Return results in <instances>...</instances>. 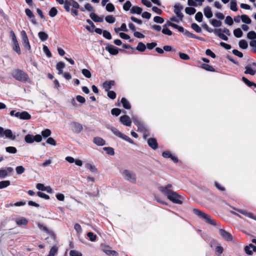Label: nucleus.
Masks as SVG:
<instances>
[{
    "label": "nucleus",
    "instance_id": "obj_8",
    "mask_svg": "<svg viewBox=\"0 0 256 256\" xmlns=\"http://www.w3.org/2000/svg\"><path fill=\"white\" fill-rule=\"evenodd\" d=\"M70 6H72L74 9L80 8V4L74 0H65L64 8L66 12H69L70 10Z\"/></svg>",
    "mask_w": 256,
    "mask_h": 256
},
{
    "label": "nucleus",
    "instance_id": "obj_33",
    "mask_svg": "<svg viewBox=\"0 0 256 256\" xmlns=\"http://www.w3.org/2000/svg\"><path fill=\"white\" fill-rule=\"evenodd\" d=\"M58 252V248L56 246H53L50 250L48 256H55Z\"/></svg>",
    "mask_w": 256,
    "mask_h": 256
},
{
    "label": "nucleus",
    "instance_id": "obj_14",
    "mask_svg": "<svg viewBox=\"0 0 256 256\" xmlns=\"http://www.w3.org/2000/svg\"><path fill=\"white\" fill-rule=\"evenodd\" d=\"M219 232L220 236L225 240L229 242L232 241V234L228 232H226V230L223 229H220Z\"/></svg>",
    "mask_w": 256,
    "mask_h": 256
},
{
    "label": "nucleus",
    "instance_id": "obj_62",
    "mask_svg": "<svg viewBox=\"0 0 256 256\" xmlns=\"http://www.w3.org/2000/svg\"><path fill=\"white\" fill-rule=\"evenodd\" d=\"M87 236L88 237L90 240L92 242H94L96 238V236L92 232H88L87 234Z\"/></svg>",
    "mask_w": 256,
    "mask_h": 256
},
{
    "label": "nucleus",
    "instance_id": "obj_11",
    "mask_svg": "<svg viewBox=\"0 0 256 256\" xmlns=\"http://www.w3.org/2000/svg\"><path fill=\"white\" fill-rule=\"evenodd\" d=\"M14 116L20 120H28L30 119L31 116L27 112H16Z\"/></svg>",
    "mask_w": 256,
    "mask_h": 256
},
{
    "label": "nucleus",
    "instance_id": "obj_43",
    "mask_svg": "<svg viewBox=\"0 0 256 256\" xmlns=\"http://www.w3.org/2000/svg\"><path fill=\"white\" fill-rule=\"evenodd\" d=\"M242 81L244 82L248 86L251 87L252 86H254L256 88V84L253 82H252L250 81L248 79H247L245 77L242 78Z\"/></svg>",
    "mask_w": 256,
    "mask_h": 256
},
{
    "label": "nucleus",
    "instance_id": "obj_44",
    "mask_svg": "<svg viewBox=\"0 0 256 256\" xmlns=\"http://www.w3.org/2000/svg\"><path fill=\"white\" fill-rule=\"evenodd\" d=\"M230 8L234 12L238 10L237 4L236 0H231L230 2Z\"/></svg>",
    "mask_w": 256,
    "mask_h": 256
},
{
    "label": "nucleus",
    "instance_id": "obj_7",
    "mask_svg": "<svg viewBox=\"0 0 256 256\" xmlns=\"http://www.w3.org/2000/svg\"><path fill=\"white\" fill-rule=\"evenodd\" d=\"M20 35L24 49L26 51L30 52L31 50V46L26 32L22 30L20 32Z\"/></svg>",
    "mask_w": 256,
    "mask_h": 256
},
{
    "label": "nucleus",
    "instance_id": "obj_20",
    "mask_svg": "<svg viewBox=\"0 0 256 256\" xmlns=\"http://www.w3.org/2000/svg\"><path fill=\"white\" fill-rule=\"evenodd\" d=\"M244 251L246 254L252 255L253 252L256 251V246L252 244H250L248 246H245Z\"/></svg>",
    "mask_w": 256,
    "mask_h": 256
},
{
    "label": "nucleus",
    "instance_id": "obj_52",
    "mask_svg": "<svg viewBox=\"0 0 256 256\" xmlns=\"http://www.w3.org/2000/svg\"><path fill=\"white\" fill-rule=\"evenodd\" d=\"M191 27L196 32L199 33L202 32L200 27L196 23H192L191 25Z\"/></svg>",
    "mask_w": 256,
    "mask_h": 256
},
{
    "label": "nucleus",
    "instance_id": "obj_34",
    "mask_svg": "<svg viewBox=\"0 0 256 256\" xmlns=\"http://www.w3.org/2000/svg\"><path fill=\"white\" fill-rule=\"evenodd\" d=\"M136 50L140 52H144L146 50V46L142 42H139L136 48Z\"/></svg>",
    "mask_w": 256,
    "mask_h": 256
},
{
    "label": "nucleus",
    "instance_id": "obj_31",
    "mask_svg": "<svg viewBox=\"0 0 256 256\" xmlns=\"http://www.w3.org/2000/svg\"><path fill=\"white\" fill-rule=\"evenodd\" d=\"M39 38L42 41L44 42L48 40V34L44 32H40L38 33Z\"/></svg>",
    "mask_w": 256,
    "mask_h": 256
},
{
    "label": "nucleus",
    "instance_id": "obj_64",
    "mask_svg": "<svg viewBox=\"0 0 256 256\" xmlns=\"http://www.w3.org/2000/svg\"><path fill=\"white\" fill-rule=\"evenodd\" d=\"M70 256H82V254L81 252L76 250H71L70 252Z\"/></svg>",
    "mask_w": 256,
    "mask_h": 256
},
{
    "label": "nucleus",
    "instance_id": "obj_3",
    "mask_svg": "<svg viewBox=\"0 0 256 256\" xmlns=\"http://www.w3.org/2000/svg\"><path fill=\"white\" fill-rule=\"evenodd\" d=\"M193 212L197 215L199 218L202 219H203L205 220L206 222L208 224L216 226V224L214 222V220L212 218L206 214L202 212L198 209L194 208L193 210Z\"/></svg>",
    "mask_w": 256,
    "mask_h": 256
},
{
    "label": "nucleus",
    "instance_id": "obj_2",
    "mask_svg": "<svg viewBox=\"0 0 256 256\" xmlns=\"http://www.w3.org/2000/svg\"><path fill=\"white\" fill-rule=\"evenodd\" d=\"M10 74L15 80L20 82H26L30 80L28 74L20 69H14Z\"/></svg>",
    "mask_w": 256,
    "mask_h": 256
},
{
    "label": "nucleus",
    "instance_id": "obj_53",
    "mask_svg": "<svg viewBox=\"0 0 256 256\" xmlns=\"http://www.w3.org/2000/svg\"><path fill=\"white\" fill-rule=\"evenodd\" d=\"M82 74L86 78H90L92 76V74L90 71L87 69H82Z\"/></svg>",
    "mask_w": 256,
    "mask_h": 256
},
{
    "label": "nucleus",
    "instance_id": "obj_57",
    "mask_svg": "<svg viewBox=\"0 0 256 256\" xmlns=\"http://www.w3.org/2000/svg\"><path fill=\"white\" fill-rule=\"evenodd\" d=\"M203 16L201 12H198L195 16V19L196 21L200 22L202 20Z\"/></svg>",
    "mask_w": 256,
    "mask_h": 256
},
{
    "label": "nucleus",
    "instance_id": "obj_1",
    "mask_svg": "<svg viewBox=\"0 0 256 256\" xmlns=\"http://www.w3.org/2000/svg\"><path fill=\"white\" fill-rule=\"evenodd\" d=\"M172 186V184H168L166 186H159L158 189L173 203L182 204V197L177 192L170 190Z\"/></svg>",
    "mask_w": 256,
    "mask_h": 256
},
{
    "label": "nucleus",
    "instance_id": "obj_51",
    "mask_svg": "<svg viewBox=\"0 0 256 256\" xmlns=\"http://www.w3.org/2000/svg\"><path fill=\"white\" fill-rule=\"evenodd\" d=\"M247 38L250 40L256 39V32L254 31H250L248 33Z\"/></svg>",
    "mask_w": 256,
    "mask_h": 256
},
{
    "label": "nucleus",
    "instance_id": "obj_47",
    "mask_svg": "<svg viewBox=\"0 0 256 256\" xmlns=\"http://www.w3.org/2000/svg\"><path fill=\"white\" fill-rule=\"evenodd\" d=\"M210 24L214 27H220L222 25V22L216 19H212L210 20Z\"/></svg>",
    "mask_w": 256,
    "mask_h": 256
},
{
    "label": "nucleus",
    "instance_id": "obj_37",
    "mask_svg": "<svg viewBox=\"0 0 256 256\" xmlns=\"http://www.w3.org/2000/svg\"><path fill=\"white\" fill-rule=\"evenodd\" d=\"M86 22L90 24V26H92V28H90V26H86V28L90 32H93V30L94 28H95V26L94 24L93 23V22L90 19H88L86 20Z\"/></svg>",
    "mask_w": 256,
    "mask_h": 256
},
{
    "label": "nucleus",
    "instance_id": "obj_40",
    "mask_svg": "<svg viewBox=\"0 0 256 256\" xmlns=\"http://www.w3.org/2000/svg\"><path fill=\"white\" fill-rule=\"evenodd\" d=\"M241 20L243 22L246 24H250L252 22L251 19L246 14H242L241 16Z\"/></svg>",
    "mask_w": 256,
    "mask_h": 256
},
{
    "label": "nucleus",
    "instance_id": "obj_13",
    "mask_svg": "<svg viewBox=\"0 0 256 256\" xmlns=\"http://www.w3.org/2000/svg\"><path fill=\"white\" fill-rule=\"evenodd\" d=\"M14 171L12 167H8L6 168L0 169V178H4L8 176V173H11Z\"/></svg>",
    "mask_w": 256,
    "mask_h": 256
},
{
    "label": "nucleus",
    "instance_id": "obj_36",
    "mask_svg": "<svg viewBox=\"0 0 256 256\" xmlns=\"http://www.w3.org/2000/svg\"><path fill=\"white\" fill-rule=\"evenodd\" d=\"M246 71L244 73L246 74H250L251 76H254L256 74V70H252L250 65H248L245 67Z\"/></svg>",
    "mask_w": 256,
    "mask_h": 256
},
{
    "label": "nucleus",
    "instance_id": "obj_4",
    "mask_svg": "<svg viewBox=\"0 0 256 256\" xmlns=\"http://www.w3.org/2000/svg\"><path fill=\"white\" fill-rule=\"evenodd\" d=\"M122 175L125 180L132 184H135L136 182V174L132 171L124 170L122 172Z\"/></svg>",
    "mask_w": 256,
    "mask_h": 256
},
{
    "label": "nucleus",
    "instance_id": "obj_28",
    "mask_svg": "<svg viewBox=\"0 0 256 256\" xmlns=\"http://www.w3.org/2000/svg\"><path fill=\"white\" fill-rule=\"evenodd\" d=\"M90 18L94 22H103V18L98 16L97 14H96L94 12H92L90 14Z\"/></svg>",
    "mask_w": 256,
    "mask_h": 256
},
{
    "label": "nucleus",
    "instance_id": "obj_6",
    "mask_svg": "<svg viewBox=\"0 0 256 256\" xmlns=\"http://www.w3.org/2000/svg\"><path fill=\"white\" fill-rule=\"evenodd\" d=\"M110 130L113 134L118 137L128 142L130 144H134V141L130 137L120 132L117 128L114 127H111Z\"/></svg>",
    "mask_w": 256,
    "mask_h": 256
},
{
    "label": "nucleus",
    "instance_id": "obj_10",
    "mask_svg": "<svg viewBox=\"0 0 256 256\" xmlns=\"http://www.w3.org/2000/svg\"><path fill=\"white\" fill-rule=\"evenodd\" d=\"M183 6L180 4L178 3L174 6V12L176 16L180 18V20H182L184 18V14L181 12L182 10L183 9Z\"/></svg>",
    "mask_w": 256,
    "mask_h": 256
},
{
    "label": "nucleus",
    "instance_id": "obj_41",
    "mask_svg": "<svg viewBox=\"0 0 256 256\" xmlns=\"http://www.w3.org/2000/svg\"><path fill=\"white\" fill-rule=\"evenodd\" d=\"M103 150L108 155L114 156V149L112 148H111V147H104V148H103Z\"/></svg>",
    "mask_w": 256,
    "mask_h": 256
},
{
    "label": "nucleus",
    "instance_id": "obj_50",
    "mask_svg": "<svg viewBox=\"0 0 256 256\" xmlns=\"http://www.w3.org/2000/svg\"><path fill=\"white\" fill-rule=\"evenodd\" d=\"M105 20L108 23L113 24L115 22L116 18L112 16L109 15L106 17Z\"/></svg>",
    "mask_w": 256,
    "mask_h": 256
},
{
    "label": "nucleus",
    "instance_id": "obj_46",
    "mask_svg": "<svg viewBox=\"0 0 256 256\" xmlns=\"http://www.w3.org/2000/svg\"><path fill=\"white\" fill-rule=\"evenodd\" d=\"M186 14L189 15L194 14L196 12V10L192 7H187L185 9Z\"/></svg>",
    "mask_w": 256,
    "mask_h": 256
},
{
    "label": "nucleus",
    "instance_id": "obj_29",
    "mask_svg": "<svg viewBox=\"0 0 256 256\" xmlns=\"http://www.w3.org/2000/svg\"><path fill=\"white\" fill-rule=\"evenodd\" d=\"M121 102L122 106L127 110H130L131 108V105L130 102L125 98H122L121 100Z\"/></svg>",
    "mask_w": 256,
    "mask_h": 256
},
{
    "label": "nucleus",
    "instance_id": "obj_45",
    "mask_svg": "<svg viewBox=\"0 0 256 256\" xmlns=\"http://www.w3.org/2000/svg\"><path fill=\"white\" fill-rule=\"evenodd\" d=\"M239 46L242 49H246L248 47V44L246 40H242L238 42Z\"/></svg>",
    "mask_w": 256,
    "mask_h": 256
},
{
    "label": "nucleus",
    "instance_id": "obj_24",
    "mask_svg": "<svg viewBox=\"0 0 256 256\" xmlns=\"http://www.w3.org/2000/svg\"><path fill=\"white\" fill-rule=\"evenodd\" d=\"M4 136H5L6 138H8L12 140H15L16 138V136L13 134L12 130L10 129H6L5 130Z\"/></svg>",
    "mask_w": 256,
    "mask_h": 256
},
{
    "label": "nucleus",
    "instance_id": "obj_19",
    "mask_svg": "<svg viewBox=\"0 0 256 256\" xmlns=\"http://www.w3.org/2000/svg\"><path fill=\"white\" fill-rule=\"evenodd\" d=\"M38 226L42 231L52 236L53 238H54V233L52 231L50 230L46 226H44L43 224L40 223L38 224Z\"/></svg>",
    "mask_w": 256,
    "mask_h": 256
},
{
    "label": "nucleus",
    "instance_id": "obj_5",
    "mask_svg": "<svg viewBox=\"0 0 256 256\" xmlns=\"http://www.w3.org/2000/svg\"><path fill=\"white\" fill-rule=\"evenodd\" d=\"M132 120L134 124L138 127V131L140 132L148 130L146 126L144 123L139 119L137 116H132Z\"/></svg>",
    "mask_w": 256,
    "mask_h": 256
},
{
    "label": "nucleus",
    "instance_id": "obj_21",
    "mask_svg": "<svg viewBox=\"0 0 256 256\" xmlns=\"http://www.w3.org/2000/svg\"><path fill=\"white\" fill-rule=\"evenodd\" d=\"M93 142L98 146H103L106 144V141L102 138L96 136L93 139Z\"/></svg>",
    "mask_w": 256,
    "mask_h": 256
},
{
    "label": "nucleus",
    "instance_id": "obj_16",
    "mask_svg": "<svg viewBox=\"0 0 256 256\" xmlns=\"http://www.w3.org/2000/svg\"><path fill=\"white\" fill-rule=\"evenodd\" d=\"M162 156L166 158H170L171 160L175 163L178 162V158L176 157L172 156L170 151L164 152L162 154Z\"/></svg>",
    "mask_w": 256,
    "mask_h": 256
},
{
    "label": "nucleus",
    "instance_id": "obj_9",
    "mask_svg": "<svg viewBox=\"0 0 256 256\" xmlns=\"http://www.w3.org/2000/svg\"><path fill=\"white\" fill-rule=\"evenodd\" d=\"M70 125L72 131L76 134L80 133L83 129L82 125L78 122H72Z\"/></svg>",
    "mask_w": 256,
    "mask_h": 256
},
{
    "label": "nucleus",
    "instance_id": "obj_55",
    "mask_svg": "<svg viewBox=\"0 0 256 256\" xmlns=\"http://www.w3.org/2000/svg\"><path fill=\"white\" fill-rule=\"evenodd\" d=\"M106 10L108 12H112L114 10L115 8L114 5L112 3H108L106 6Z\"/></svg>",
    "mask_w": 256,
    "mask_h": 256
},
{
    "label": "nucleus",
    "instance_id": "obj_48",
    "mask_svg": "<svg viewBox=\"0 0 256 256\" xmlns=\"http://www.w3.org/2000/svg\"><path fill=\"white\" fill-rule=\"evenodd\" d=\"M10 184V180H4L0 182V189L4 188L9 186Z\"/></svg>",
    "mask_w": 256,
    "mask_h": 256
},
{
    "label": "nucleus",
    "instance_id": "obj_12",
    "mask_svg": "<svg viewBox=\"0 0 256 256\" xmlns=\"http://www.w3.org/2000/svg\"><path fill=\"white\" fill-rule=\"evenodd\" d=\"M120 120L124 126H131L132 120L126 114L121 116L120 118Z\"/></svg>",
    "mask_w": 256,
    "mask_h": 256
},
{
    "label": "nucleus",
    "instance_id": "obj_56",
    "mask_svg": "<svg viewBox=\"0 0 256 256\" xmlns=\"http://www.w3.org/2000/svg\"><path fill=\"white\" fill-rule=\"evenodd\" d=\"M28 220L24 218H21L16 220V224L18 225H24L26 226L28 224Z\"/></svg>",
    "mask_w": 256,
    "mask_h": 256
},
{
    "label": "nucleus",
    "instance_id": "obj_39",
    "mask_svg": "<svg viewBox=\"0 0 256 256\" xmlns=\"http://www.w3.org/2000/svg\"><path fill=\"white\" fill-rule=\"evenodd\" d=\"M202 68L209 72H215V69L210 65L207 64H204L202 65Z\"/></svg>",
    "mask_w": 256,
    "mask_h": 256
},
{
    "label": "nucleus",
    "instance_id": "obj_42",
    "mask_svg": "<svg viewBox=\"0 0 256 256\" xmlns=\"http://www.w3.org/2000/svg\"><path fill=\"white\" fill-rule=\"evenodd\" d=\"M234 34L236 38H241L243 32L240 28H237L234 30Z\"/></svg>",
    "mask_w": 256,
    "mask_h": 256
},
{
    "label": "nucleus",
    "instance_id": "obj_15",
    "mask_svg": "<svg viewBox=\"0 0 256 256\" xmlns=\"http://www.w3.org/2000/svg\"><path fill=\"white\" fill-rule=\"evenodd\" d=\"M106 50L112 55H116L118 53V48L112 44H108L106 46Z\"/></svg>",
    "mask_w": 256,
    "mask_h": 256
},
{
    "label": "nucleus",
    "instance_id": "obj_61",
    "mask_svg": "<svg viewBox=\"0 0 256 256\" xmlns=\"http://www.w3.org/2000/svg\"><path fill=\"white\" fill-rule=\"evenodd\" d=\"M16 170L18 174H21L25 171V168L22 166H18L16 168Z\"/></svg>",
    "mask_w": 256,
    "mask_h": 256
},
{
    "label": "nucleus",
    "instance_id": "obj_60",
    "mask_svg": "<svg viewBox=\"0 0 256 256\" xmlns=\"http://www.w3.org/2000/svg\"><path fill=\"white\" fill-rule=\"evenodd\" d=\"M132 6V4L130 1H126L123 6V8L126 11H128Z\"/></svg>",
    "mask_w": 256,
    "mask_h": 256
},
{
    "label": "nucleus",
    "instance_id": "obj_17",
    "mask_svg": "<svg viewBox=\"0 0 256 256\" xmlns=\"http://www.w3.org/2000/svg\"><path fill=\"white\" fill-rule=\"evenodd\" d=\"M214 33L216 36L222 40L225 41H227L228 40V38L223 32H222V29H215L214 30Z\"/></svg>",
    "mask_w": 256,
    "mask_h": 256
},
{
    "label": "nucleus",
    "instance_id": "obj_27",
    "mask_svg": "<svg viewBox=\"0 0 256 256\" xmlns=\"http://www.w3.org/2000/svg\"><path fill=\"white\" fill-rule=\"evenodd\" d=\"M142 11V8L138 6H134L130 9V13L132 14H140Z\"/></svg>",
    "mask_w": 256,
    "mask_h": 256
},
{
    "label": "nucleus",
    "instance_id": "obj_23",
    "mask_svg": "<svg viewBox=\"0 0 256 256\" xmlns=\"http://www.w3.org/2000/svg\"><path fill=\"white\" fill-rule=\"evenodd\" d=\"M236 210L238 212L244 215L245 216L250 218L256 220V216H254L252 213L248 212L246 210H244L236 209Z\"/></svg>",
    "mask_w": 256,
    "mask_h": 256
},
{
    "label": "nucleus",
    "instance_id": "obj_63",
    "mask_svg": "<svg viewBox=\"0 0 256 256\" xmlns=\"http://www.w3.org/2000/svg\"><path fill=\"white\" fill-rule=\"evenodd\" d=\"M46 142L47 144L53 146H56V140L52 137L48 138Z\"/></svg>",
    "mask_w": 256,
    "mask_h": 256
},
{
    "label": "nucleus",
    "instance_id": "obj_25",
    "mask_svg": "<svg viewBox=\"0 0 256 256\" xmlns=\"http://www.w3.org/2000/svg\"><path fill=\"white\" fill-rule=\"evenodd\" d=\"M114 84V80L106 81L103 84V87L106 91H108Z\"/></svg>",
    "mask_w": 256,
    "mask_h": 256
},
{
    "label": "nucleus",
    "instance_id": "obj_26",
    "mask_svg": "<svg viewBox=\"0 0 256 256\" xmlns=\"http://www.w3.org/2000/svg\"><path fill=\"white\" fill-rule=\"evenodd\" d=\"M204 16L208 18L212 16V12L211 8L209 6H206L204 10Z\"/></svg>",
    "mask_w": 256,
    "mask_h": 256
},
{
    "label": "nucleus",
    "instance_id": "obj_30",
    "mask_svg": "<svg viewBox=\"0 0 256 256\" xmlns=\"http://www.w3.org/2000/svg\"><path fill=\"white\" fill-rule=\"evenodd\" d=\"M12 48L18 55L21 54L20 48L18 41L12 42Z\"/></svg>",
    "mask_w": 256,
    "mask_h": 256
},
{
    "label": "nucleus",
    "instance_id": "obj_58",
    "mask_svg": "<svg viewBox=\"0 0 256 256\" xmlns=\"http://www.w3.org/2000/svg\"><path fill=\"white\" fill-rule=\"evenodd\" d=\"M111 113L113 116H118L121 113V110L118 108H114L112 110Z\"/></svg>",
    "mask_w": 256,
    "mask_h": 256
},
{
    "label": "nucleus",
    "instance_id": "obj_22",
    "mask_svg": "<svg viewBox=\"0 0 256 256\" xmlns=\"http://www.w3.org/2000/svg\"><path fill=\"white\" fill-rule=\"evenodd\" d=\"M25 12L26 15L31 19L32 22L34 24H37L36 21L35 19V16L33 14L32 10L29 8H26L25 10Z\"/></svg>",
    "mask_w": 256,
    "mask_h": 256
},
{
    "label": "nucleus",
    "instance_id": "obj_49",
    "mask_svg": "<svg viewBox=\"0 0 256 256\" xmlns=\"http://www.w3.org/2000/svg\"><path fill=\"white\" fill-rule=\"evenodd\" d=\"M58 14V10L55 7H52L49 11V16L52 18L54 17Z\"/></svg>",
    "mask_w": 256,
    "mask_h": 256
},
{
    "label": "nucleus",
    "instance_id": "obj_38",
    "mask_svg": "<svg viewBox=\"0 0 256 256\" xmlns=\"http://www.w3.org/2000/svg\"><path fill=\"white\" fill-rule=\"evenodd\" d=\"M42 136L46 138L50 136L52 134L51 130L50 129L46 128L41 132Z\"/></svg>",
    "mask_w": 256,
    "mask_h": 256
},
{
    "label": "nucleus",
    "instance_id": "obj_32",
    "mask_svg": "<svg viewBox=\"0 0 256 256\" xmlns=\"http://www.w3.org/2000/svg\"><path fill=\"white\" fill-rule=\"evenodd\" d=\"M24 140L28 144H32L34 142V136L32 134H28L25 136Z\"/></svg>",
    "mask_w": 256,
    "mask_h": 256
},
{
    "label": "nucleus",
    "instance_id": "obj_54",
    "mask_svg": "<svg viewBox=\"0 0 256 256\" xmlns=\"http://www.w3.org/2000/svg\"><path fill=\"white\" fill-rule=\"evenodd\" d=\"M6 152L10 154H16L17 152V150L14 146H8L6 148Z\"/></svg>",
    "mask_w": 256,
    "mask_h": 256
},
{
    "label": "nucleus",
    "instance_id": "obj_35",
    "mask_svg": "<svg viewBox=\"0 0 256 256\" xmlns=\"http://www.w3.org/2000/svg\"><path fill=\"white\" fill-rule=\"evenodd\" d=\"M85 168L88 169L92 172L96 173L97 172V169L96 166L90 163H86L85 164Z\"/></svg>",
    "mask_w": 256,
    "mask_h": 256
},
{
    "label": "nucleus",
    "instance_id": "obj_59",
    "mask_svg": "<svg viewBox=\"0 0 256 256\" xmlns=\"http://www.w3.org/2000/svg\"><path fill=\"white\" fill-rule=\"evenodd\" d=\"M154 21L158 24H162L164 20V18L162 17L156 16L154 18Z\"/></svg>",
    "mask_w": 256,
    "mask_h": 256
},
{
    "label": "nucleus",
    "instance_id": "obj_18",
    "mask_svg": "<svg viewBox=\"0 0 256 256\" xmlns=\"http://www.w3.org/2000/svg\"><path fill=\"white\" fill-rule=\"evenodd\" d=\"M148 144L153 150H156L158 147L157 141L154 138H150L148 140Z\"/></svg>",
    "mask_w": 256,
    "mask_h": 256
}]
</instances>
